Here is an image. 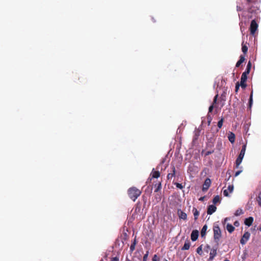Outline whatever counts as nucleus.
Instances as JSON below:
<instances>
[{
	"mask_svg": "<svg viewBox=\"0 0 261 261\" xmlns=\"http://www.w3.org/2000/svg\"><path fill=\"white\" fill-rule=\"evenodd\" d=\"M258 28V24L256 23L255 20L253 19L251 21L250 26V34L253 35L255 32L257 31Z\"/></svg>",
	"mask_w": 261,
	"mask_h": 261,
	"instance_id": "39448f33",
	"label": "nucleus"
},
{
	"mask_svg": "<svg viewBox=\"0 0 261 261\" xmlns=\"http://www.w3.org/2000/svg\"><path fill=\"white\" fill-rule=\"evenodd\" d=\"M177 214L179 218V219H183L184 220H186L187 218V215L186 213L182 212L181 210H178Z\"/></svg>",
	"mask_w": 261,
	"mask_h": 261,
	"instance_id": "4468645a",
	"label": "nucleus"
},
{
	"mask_svg": "<svg viewBox=\"0 0 261 261\" xmlns=\"http://www.w3.org/2000/svg\"><path fill=\"white\" fill-rule=\"evenodd\" d=\"M224 261H229V260L227 259H226L224 260Z\"/></svg>",
	"mask_w": 261,
	"mask_h": 261,
	"instance_id": "3c124183",
	"label": "nucleus"
},
{
	"mask_svg": "<svg viewBox=\"0 0 261 261\" xmlns=\"http://www.w3.org/2000/svg\"><path fill=\"white\" fill-rule=\"evenodd\" d=\"M191 246V243L189 240H187L184 245V246L181 248L182 250H189Z\"/></svg>",
	"mask_w": 261,
	"mask_h": 261,
	"instance_id": "6ab92c4d",
	"label": "nucleus"
},
{
	"mask_svg": "<svg viewBox=\"0 0 261 261\" xmlns=\"http://www.w3.org/2000/svg\"><path fill=\"white\" fill-rule=\"evenodd\" d=\"M256 201L259 206H261V191L259 193L258 196L256 197Z\"/></svg>",
	"mask_w": 261,
	"mask_h": 261,
	"instance_id": "a878e982",
	"label": "nucleus"
},
{
	"mask_svg": "<svg viewBox=\"0 0 261 261\" xmlns=\"http://www.w3.org/2000/svg\"><path fill=\"white\" fill-rule=\"evenodd\" d=\"M143 209L142 208V204L140 202H138L134 208V214H139L142 213Z\"/></svg>",
	"mask_w": 261,
	"mask_h": 261,
	"instance_id": "423d86ee",
	"label": "nucleus"
},
{
	"mask_svg": "<svg viewBox=\"0 0 261 261\" xmlns=\"http://www.w3.org/2000/svg\"><path fill=\"white\" fill-rule=\"evenodd\" d=\"M237 10L238 11H241L242 10V8L240 6H237Z\"/></svg>",
	"mask_w": 261,
	"mask_h": 261,
	"instance_id": "37998d69",
	"label": "nucleus"
},
{
	"mask_svg": "<svg viewBox=\"0 0 261 261\" xmlns=\"http://www.w3.org/2000/svg\"><path fill=\"white\" fill-rule=\"evenodd\" d=\"M217 248H213L211 250L210 253V257L208 259V261H212L214 259L215 256L217 255Z\"/></svg>",
	"mask_w": 261,
	"mask_h": 261,
	"instance_id": "9b49d317",
	"label": "nucleus"
},
{
	"mask_svg": "<svg viewBox=\"0 0 261 261\" xmlns=\"http://www.w3.org/2000/svg\"><path fill=\"white\" fill-rule=\"evenodd\" d=\"M242 172V170L238 171L235 173V176H238Z\"/></svg>",
	"mask_w": 261,
	"mask_h": 261,
	"instance_id": "79ce46f5",
	"label": "nucleus"
},
{
	"mask_svg": "<svg viewBox=\"0 0 261 261\" xmlns=\"http://www.w3.org/2000/svg\"><path fill=\"white\" fill-rule=\"evenodd\" d=\"M207 119H208V125H209L210 124V123H211V120H212V118L211 117L209 118L208 117Z\"/></svg>",
	"mask_w": 261,
	"mask_h": 261,
	"instance_id": "c03bdc74",
	"label": "nucleus"
},
{
	"mask_svg": "<svg viewBox=\"0 0 261 261\" xmlns=\"http://www.w3.org/2000/svg\"><path fill=\"white\" fill-rule=\"evenodd\" d=\"M199 236V231L197 230L192 231L191 234V239L192 241H195L197 240Z\"/></svg>",
	"mask_w": 261,
	"mask_h": 261,
	"instance_id": "9d476101",
	"label": "nucleus"
},
{
	"mask_svg": "<svg viewBox=\"0 0 261 261\" xmlns=\"http://www.w3.org/2000/svg\"><path fill=\"white\" fill-rule=\"evenodd\" d=\"M196 252L199 255H201L203 253L202 251V245L199 246L196 249Z\"/></svg>",
	"mask_w": 261,
	"mask_h": 261,
	"instance_id": "bb28decb",
	"label": "nucleus"
},
{
	"mask_svg": "<svg viewBox=\"0 0 261 261\" xmlns=\"http://www.w3.org/2000/svg\"><path fill=\"white\" fill-rule=\"evenodd\" d=\"M251 66H252V64H251V63L250 62V61H249L248 62V64H247V67H246V68L248 70H251Z\"/></svg>",
	"mask_w": 261,
	"mask_h": 261,
	"instance_id": "e433bc0d",
	"label": "nucleus"
},
{
	"mask_svg": "<svg viewBox=\"0 0 261 261\" xmlns=\"http://www.w3.org/2000/svg\"><path fill=\"white\" fill-rule=\"evenodd\" d=\"M224 119L223 118H221V119L218 121V127L219 128H221L222 126L223 123Z\"/></svg>",
	"mask_w": 261,
	"mask_h": 261,
	"instance_id": "c85d7f7f",
	"label": "nucleus"
},
{
	"mask_svg": "<svg viewBox=\"0 0 261 261\" xmlns=\"http://www.w3.org/2000/svg\"><path fill=\"white\" fill-rule=\"evenodd\" d=\"M220 201V197L218 195L215 196L213 200V202L214 204H216L217 202Z\"/></svg>",
	"mask_w": 261,
	"mask_h": 261,
	"instance_id": "cd10ccee",
	"label": "nucleus"
},
{
	"mask_svg": "<svg viewBox=\"0 0 261 261\" xmlns=\"http://www.w3.org/2000/svg\"><path fill=\"white\" fill-rule=\"evenodd\" d=\"M218 95L217 94L214 98L213 105H211L208 108V113H211L214 108V105L216 104Z\"/></svg>",
	"mask_w": 261,
	"mask_h": 261,
	"instance_id": "f3484780",
	"label": "nucleus"
},
{
	"mask_svg": "<svg viewBox=\"0 0 261 261\" xmlns=\"http://www.w3.org/2000/svg\"><path fill=\"white\" fill-rule=\"evenodd\" d=\"M250 70L246 69L245 71L242 73V75L247 76L248 74L250 73Z\"/></svg>",
	"mask_w": 261,
	"mask_h": 261,
	"instance_id": "f704fd0d",
	"label": "nucleus"
},
{
	"mask_svg": "<svg viewBox=\"0 0 261 261\" xmlns=\"http://www.w3.org/2000/svg\"><path fill=\"white\" fill-rule=\"evenodd\" d=\"M129 197L135 201L141 194V191L136 187L130 188L127 191Z\"/></svg>",
	"mask_w": 261,
	"mask_h": 261,
	"instance_id": "f03ea898",
	"label": "nucleus"
},
{
	"mask_svg": "<svg viewBox=\"0 0 261 261\" xmlns=\"http://www.w3.org/2000/svg\"><path fill=\"white\" fill-rule=\"evenodd\" d=\"M240 86H241L240 83L239 82H237L236 85L235 87V92L237 93L238 92V90H239Z\"/></svg>",
	"mask_w": 261,
	"mask_h": 261,
	"instance_id": "473e14b6",
	"label": "nucleus"
},
{
	"mask_svg": "<svg viewBox=\"0 0 261 261\" xmlns=\"http://www.w3.org/2000/svg\"><path fill=\"white\" fill-rule=\"evenodd\" d=\"M152 260L160 261V257L156 254H154L152 258Z\"/></svg>",
	"mask_w": 261,
	"mask_h": 261,
	"instance_id": "2f4dec72",
	"label": "nucleus"
},
{
	"mask_svg": "<svg viewBox=\"0 0 261 261\" xmlns=\"http://www.w3.org/2000/svg\"><path fill=\"white\" fill-rule=\"evenodd\" d=\"M148 252H147V253L144 255L143 258V261H146L147 260V257H148Z\"/></svg>",
	"mask_w": 261,
	"mask_h": 261,
	"instance_id": "a19ab883",
	"label": "nucleus"
},
{
	"mask_svg": "<svg viewBox=\"0 0 261 261\" xmlns=\"http://www.w3.org/2000/svg\"><path fill=\"white\" fill-rule=\"evenodd\" d=\"M259 230H260V231H261V226H260V228H259Z\"/></svg>",
	"mask_w": 261,
	"mask_h": 261,
	"instance_id": "864d4df0",
	"label": "nucleus"
},
{
	"mask_svg": "<svg viewBox=\"0 0 261 261\" xmlns=\"http://www.w3.org/2000/svg\"><path fill=\"white\" fill-rule=\"evenodd\" d=\"M217 210V207L214 205H210L207 207V213L208 215H212Z\"/></svg>",
	"mask_w": 261,
	"mask_h": 261,
	"instance_id": "ddd939ff",
	"label": "nucleus"
},
{
	"mask_svg": "<svg viewBox=\"0 0 261 261\" xmlns=\"http://www.w3.org/2000/svg\"><path fill=\"white\" fill-rule=\"evenodd\" d=\"M250 18H252V15L249 16Z\"/></svg>",
	"mask_w": 261,
	"mask_h": 261,
	"instance_id": "603ef678",
	"label": "nucleus"
},
{
	"mask_svg": "<svg viewBox=\"0 0 261 261\" xmlns=\"http://www.w3.org/2000/svg\"><path fill=\"white\" fill-rule=\"evenodd\" d=\"M211 184V180L209 178H206L202 186V191H206L208 190Z\"/></svg>",
	"mask_w": 261,
	"mask_h": 261,
	"instance_id": "0eeeda50",
	"label": "nucleus"
},
{
	"mask_svg": "<svg viewBox=\"0 0 261 261\" xmlns=\"http://www.w3.org/2000/svg\"><path fill=\"white\" fill-rule=\"evenodd\" d=\"M250 236V234L249 232H245L240 240V243L243 245L246 244L249 240Z\"/></svg>",
	"mask_w": 261,
	"mask_h": 261,
	"instance_id": "6e6552de",
	"label": "nucleus"
},
{
	"mask_svg": "<svg viewBox=\"0 0 261 261\" xmlns=\"http://www.w3.org/2000/svg\"><path fill=\"white\" fill-rule=\"evenodd\" d=\"M174 185L178 189H182L184 188V186L181 184L175 182Z\"/></svg>",
	"mask_w": 261,
	"mask_h": 261,
	"instance_id": "72a5a7b5",
	"label": "nucleus"
},
{
	"mask_svg": "<svg viewBox=\"0 0 261 261\" xmlns=\"http://www.w3.org/2000/svg\"><path fill=\"white\" fill-rule=\"evenodd\" d=\"M206 247H207V248H210V246H209V245H208L206 246Z\"/></svg>",
	"mask_w": 261,
	"mask_h": 261,
	"instance_id": "8fccbe9b",
	"label": "nucleus"
},
{
	"mask_svg": "<svg viewBox=\"0 0 261 261\" xmlns=\"http://www.w3.org/2000/svg\"><path fill=\"white\" fill-rule=\"evenodd\" d=\"M211 153V151H207L206 153V155H209Z\"/></svg>",
	"mask_w": 261,
	"mask_h": 261,
	"instance_id": "de8ad7c7",
	"label": "nucleus"
},
{
	"mask_svg": "<svg viewBox=\"0 0 261 261\" xmlns=\"http://www.w3.org/2000/svg\"><path fill=\"white\" fill-rule=\"evenodd\" d=\"M135 246H136V242L135 241L134 242V243L133 244H132V245L130 246V250L131 252H133L135 250Z\"/></svg>",
	"mask_w": 261,
	"mask_h": 261,
	"instance_id": "7c9ffc66",
	"label": "nucleus"
},
{
	"mask_svg": "<svg viewBox=\"0 0 261 261\" xmlns=\"http://www.w3.org/2000/svg\"><path fill=\"white\" fill-rule=\"evenodd\" d=\"M248 47L247 43V42L244 43V42L243 41L242 43V50L244 54L243 55L245 56V55H246L247 54V53L248 51Z\"/></svg>",
	"mask_w": 261,
	"mask_h": 261,
	"instance_id": "2eb2a0df",
	"label": "nucleus"
},
{
	"mask_svg": "<svg viewBox=\"0 0 261 261\" xmlns=\"http://www.w3.org/2000/svg\"><path fill=\"white\" fill-rule=\"evenodd\" d=\"M213 231L214 240L217 244H218V242L221 238L222 233L218 222L214 224Z\"/></svg>",
	"mask_w": 261,
	"mask_h": 261,
	"instance_id": "7ed1b4c3",
	"label": "nucleus"
},
{
	"mask_svg": "<svg viewBox=\"0 0 261 261\" xmlns=\"http://www.w3.org/2000/svg\"><path fill=\"white\" fill-rule=\"evenodd\" d=\"M247 79V76H244L242 75H241V81H240V84L243 89H245L247 86V85L246 84Z\"/></svg>",
	"mask_w": 261,
	"mask_h": 261,
	"instance_id": "f8f14e48",
	"label": "nucleus"
},
{
	"mask_svg": "<svg viewBox=\"0 0 261 261\" xmlns=\"http://www.w3.org/2000/svg\"><path fill=\"white\" fill-rule=\"evenodd\" d=\"M154 187L155 188L154 190L155 192H158L159 191H160L162 188L161 181H159L158 183L155 184Z\"/></svg>",
	"mask_w": 261,
	"mask_h": 261,
	"instance_id": "4be33fe9",
	"label": "nucleus"
},
{
	"mask_svg": "<svg viewBox=\"0 0 261 261\" xmlns=\"http://www.w3.org/2000/svg\"><path fill=\"white\" fill-rule=\"evenodd\" d=\"M204 198V197H200V198H199V200H200V201H202V200H203Z\"/></svg>",
	"mask_w": 261,
	"mask_h": 261,
	"instance_id": "49530a36",
	"label": "nucleus"
},
{
	"mask_svg": "<svg viewBox=\"0 0 261 261\" xmlns=\"http://www.w3.org/2000/svg\"><path fill=\"white\" fill-rule=\"evenodd\" d=\"M243 214V211L242 209H238L235 212L236 216H240Z\"/></svg>",
	"mask_w": 261,
	"mask_h": 261,
	"instance_id": "c756f323",
	"label": "nucleus"
},
{
	"mask_svg": "<svg viewBox=\"0 0 261 261\" xmlns=\"http://www.w3.org/2000/svg\"><path fill=\"white\" fill-rule=\"evenodd\" d=\"M226 228L229 233L232 232L234 230V227L230 224H227Z\"/></svg>",
	"mask_w": 261,
	"mask_h": 261,
	"instance_id": "393cba45",
	"label": "nucleus"
},
{
	"mask_svg": "<svg viewBox=\"0 0 261 261\" xmlns=\"http://www.w3.org/2000/svg\"><path fill=\"white\" fill-rule=\"evenodd\" d=\"M176 173L175 167L174 166H172L171 168V171L167 175V179H171L173 177H175Z\"/></svg>",
	"mask_w": 261,
	"mask_h": 261,
	"instance_id": "1a4fd4ad",
	"label": "nucleus"
},
{
	"mask_svg": "<svg viewBox=\"0 0 261 261\" xmlns=\"http://www.w3.org/2000/svg\"><path fill=\"white\" fill-rule=\"evenodd\" d=\"M246 149V144H244L242 146L241 152L236 161V168H238L239 167L240 165L242 163L243 159L245 153Z\"/></svg>",
	"mask_w": 261,
	"mask_h": 261,
	"instance_id": "20e7f679",
	"label": "nucleus"
},
{
	"mask_svg": "<svg viewBox=\"0 0 261 261\" xmlns=\"http://www.w3.org/2000/svg\"><path fill=\"white\" fill-rule=\"evenodd\" d=\"M245 56L241 55L240 57V59L237 62V63L236 64V67H240V66L245 61Z\"/></svg>",
	"mask_w": 261,
	"mask_h": 261,
	"instance_id": "dca6fc26",
	"label": "nucleus"
},
{
	"mask_svg": "<svg viewBox=\"0 0 261 261\" xmlns=\"http://www.w3.org/2000/svg\"><path fill=\"white\" fill-rule=\"evenodd\" d=\"M163 261H168L167 259H164Z\"/></svg>",
	"mask_w": 261,
	"mask_h": 261,
	"instance_id": "5fc2aeb1",
	"label": "nucleus"
},
{
	"mask_svg": "<svg viewBox=\"0 0 261 261\" xmlns=\"http://www.w3.org/2000/svg\"><path fill=\"white\" fill-rule=\"evenodd\" d=\"M253 222V218L252 217H250L248 218L245 219L244 223L246 225L248 226H250L252 225Z\"/></svg>",
	"mask_w": 261,
	"mask_h": 261,
	"instance_id": "a211bd4d",
	"label": "nucleus"
},
{
	"mask_svg": "<svg viewBox=\"0 0 261 261\" xmlns=\"http://www.w3.org/2000/svg\"><path fill=\"white\" fill-rule=\"evenodd\" d=\"M110 261H119V257L118 256L113 257L111 258Z\"/></svg>",
	"mask_w": 261,
	"mask_h": 261,
	"instance_id": "4c0bfd02",
	"label": "nucleus"
},
{
	"mask_svg": "<svg viewBox=\"0 0 261 261\" xmlns=\"http://www.w3.org/2000/svg\"><path fill=\"white\" fill-rule=\"evenodd\" d=\"M227 190L230 193H231L233 191V185H229Z\"/></svg>",
	"mask_w": 261,
	"mask_h": 261,
	"instance_id": "c9c22d12",
	"label": "nucleus"
},
{
	"mask_svg": "<svg viewBox=\"0 0 261 261\" xmlns=\"http://www.w3.org/2000/svg\"><path fill=\"white\" fill-rule=\"evenodd\" d=\"M192 211L193 212V215L194 216V220H196L198 218L199 215V213L198 211L197 210V208L195 207H193Z\"/></svg>",
	"mask_w": 261,
	"mask_h": 261,
	"instance_id": "b1692460",
	"label": "nucleus"
},
{
	"mask_svg": "<svg viewBox=\"0 0 261 261\" xmlns=\"http://www.w3.org/2000/svg\"><path fill=\"white\" fill-rule=\"evenodd\" d=\"M207 229V226L205 224L204 225L203 227L202 228L201 231V237H204L206 234V231Z\"/></svg>",
	"mask_w": 261,
	"mask_h": 261,
	"instance_id": "5701e85b",
	"label": "nucleus"
},
{
	"mask_svg": "<svg viewBox=\"0 0 261 261\" xmlns=\"http://www.w3.org/2000/svg\"><path fill=\"white\" fill-rule=\"evenodd\" d=\"M252 102H253L252 95L251 94V95L250 96V98H249V107L250 108H251V105L252 104Z\"/></svg>",
	"mask_w": 261,
	"mask_h": 261,
	"instance_id": "58836bf2",
	"label": "nucleus"
},
{
	"mask_svg": "<svg viewBox=\"0 0 261 261\" xmlns=\"http://www.w3.org/2000/svg\"><path fill=\"white\" fill-rule=\"evenodd\" d=\"M228 140L231 143H233L235 141V135L233 133H230L228 135Z\"/></svg>",
	"mask_w": 261,
	"mask_h": 261,
	"instance_id": "412c9836",
	"label": "nucleus"
},
{
	"mask_svg": "<svg viewBox=\"0 0 261 261\" xmlns=\"http://www.w3.org/2000/svg\"><path fill=\"white\" fill-rule=\"evenodd\" d=\"M245 8L247 9L248 13L251 14H255L258 10L257 7L255 5L256 4L257 0H244Z\"/></svg>",
	"mask_w": 261,
	"mask_h": 261,
	"instance_id": "f257e3e1",
	"label": "nucleus"
},
{
	"mask_svg": "<svg viewBox=\"0 0 261 261\" xmlns=\"http://www.w3.org/2000/svg\"><path fill=\"white\" fill-rule=\"evenodd\" d=\"M125 261H132L130 260L129 258H128L127 257L126 258V260Z\"/></svg>",
	"mask_w": 261,
	"mask_h": 261,
	"instance_id": "09e8293b",
	"label": "nucleus"
},
{
	"mask_svg": "<svg viewBox=\"0 0 261 261\" xmlns=\"http://www.w3.org/2000/svg\"><path fill=\"white\" fill-rule=\"evenodd\" d=\"M239 223L238 221H236V222H234V225L235 226H238L239 225Z\"/></svg>",
	"mask_w": 261,
	"mask_h": 261,
	"instance_id": "a18cd8bd",
	"label": "nucleus"
},
{
	"mask_svg": "<svg viewBox=\"0 0 261 261\" xmlns=\"http://www.w3.org/2000/svg\"><path fill=\"white\" fill-rule=\"evenodd\" d=\"M223 194L225 196H226V197L228 196H229L228 191L227 190H224Z\"/></svg>",
	"mask_w": 261,
	"mask_h": 261,
	"instance_id": "ea45409f",
	"label": "nucleus"
},
{
	"mask_svg": "<svg viewBox=\"0 0 261 261\" xmlns=\"http://www.w3.org/2000/svg\"><path fill=\"white\" fill-rule=\"evenodd\" d=\"M150 175H151L152 178H157L160 177V173L159 171H155L154 169H153Z\"/></svg>",
	"mask_w": 261,
	"mask_h": 261,
	"instance_id": "aec40b11",
	"label": "nucleus"
}]
</instances>
